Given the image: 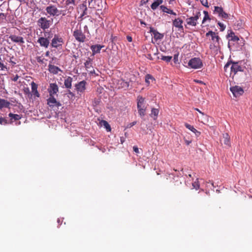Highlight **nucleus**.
Returning a JSON list of instances; mask_svg holds the SVG:
<instances>
[{
	"label": "nucleus",
	"instance_id": "obj_1",
	"mask_svg": "<svg viewBox=\"0 0 252 252\" xmlns=\"http://www.w3.org/2000/svg\"><path fill=\"white\" fill-rule=\"evenodd\" d=\"M242 61L233 62L230 67L231 74H233V75H236L238 72H243L246 75L245 70L246 68L242 64Z\"/></svg>",
	"mask_w": 252,
	"mask_h": 252
},
{
	"label": "nucleus",
	"instance_id": "obj_2",
	"mask_svg": "<svg viewBox=\"0 0 252 252\" xmlns=\"http://www.w3.org/2000/svg\"><path fill=\"white\" fill-rule=\"evenodd\" d=\"M47 13L52 17L59 16L62 13V10L58 9L57 6L53 4H50L45 8Z\"/></svg>",
	"mask_w": 252,
	"mask_h": 252
},
{
	"label": "nucleus",
	"instance_id": "obj_3",
	"mask_svg": "<svg viewBox=\"0 0 252 252\" xmlns=\"http://www.w3.org/2000/svg\"><path fill=\"white\" fill-rule=\"evenodd\" d=\"M53 19H47L46 17H41L37 21V25L43 30L48 29L53 24Z\"/></svg>",
	"mask_w": 252,
	"mask_h": 252
},
{
	"label": "nucleus",
	"instance_id": "obj_4",
	"mask_svg": "<svg viewBox=\"0 0 252 252\" xmlns=\"http://www.w3.org/2000/svg\"><path fill=\"white\" fill-rule=\"evenodd\" d=\"M64 43L63 38L58 34H55L51 41V46L56 49L62 48Z\"/></svg>",
	"mask_w": 252,
	"mask_h": 252
},
{
	"label": "nucleus",
	"instance_id": "obj_5",
	"mask_svg": "<svg viewBox=\"0 0 252 252\" xmlns=\"http://www.w3.org/2000/svg\"><path fill=\"white\" fill-rule=\"evenodd\" d=\"M89 7L96 10H101L103 7V0H88Z\"/></svg>",
	"mask_w": 252,
	"mask_h": 252
},
{
	"label": "nucleus",
	"instance_id": "obj_6",
	"mask_svg": "<svg viewBox=\"0 0 252 252\" xmlns=\"http://www.w3.org/2000/svg\"><path fill=\"white\" fill-rule=\"evenodd\" d=\"M188 65L192 68H200L203 66L202 61L199 58H194L189 60Z\"/></svg>",
	"mask_w": 252,
	"mask_h": 252
},
{
	"label": "nucleus",
	"instance_id": "obj_7",
	"mask_svg": "<svg viewBox=\"0 0 252 252\" xmlns=\"http://www.w3.org/2000/svg\"><path fill=\"white\" fill-rule=\"evenodd\" d=\"M206 36L210 35L211 36L212 40L214 42V46L217 47L220 46V38L218 35V33H216L212 31H209L206 34Z\"/></svg>",
	"mask_w": 252,
	"mask_h": 252
},
{
	"label": "nucleus",
	"instance_id": "obj_8",
	"mask_svg": "<svg viewBox=\"0 0 252 252\" xmlns=\"http://www.w3.org/2000/svg\"><path fill=\"white\" fill-rule=\"evenodd\" d=\"M201 16L200 12H197L194 16H191L187 18V24L189 26H196L197 24V20Z\"/></svg>",
	"mask_w": 252,
	"mask_h": 252
},
{
	"label": "nucleus",
	"instance_id": "obj_9",
	"mask_svg": "<svg viewBox=\"0 0 252 252\" xmlns=\"http://www.w3.org/2000/svg\"><path fill=\"white\" fill-rule=\"evenodd\" d=\"M47 104L52 108L54 107L59 108V107L62 106L61 102L57 101L54 96H49V98L47 99Z\"/></svg>",
	"mask_w": 252,
	"mask_h": 252
},
{
	"label": "nucleus",
	"instance_id": "obj_10",
	"mask_svg": "<svg viewBox=\"0 0 252 252\" xmlns=\"http://www.w3.org/2000/svg\"><path fill=\"white\" fill-rule=\"evenodd\" d=\"M75 39L80 42H84L86 39L85 34L82 32L81 29L75 30L73 34Z\"/></svg>",
	"mask_w": 252,
	"mask_h": 252
},
{
	"label": "nucleus",
	"instance_id": "obj_11",
	"mask_svg": "<svg viewBox=\"0 0 252 252\" xmlns=\"http://www.w3.org/2000/svg\"><path fill=\"white\" fill-rule=\"evenodd\" d=\"M230 91L234 96L237 97L242 95L244 93V90L241 87L235 86L230 88Z\"/></svg>",
	"mask_w": 252,
	"mask_h": 252
},
{
	"label": "nucleus",
	"instance_id": "obj_12",
	"mask_svg": "<svg viewBox=\"0 0 252 252\" xmlns=\"http://www.w3.org/2000/svg\"><path fill=\"white\" fill-rule=\"evenodd\" d=\"M173 26L178 29L179 31H183L184 27L183 26V20L181 18H177L173 20Z\"/></svg>",
	"mask_w": 252,
	"mask_h": 252
},
{
	"label": "nucleus",
	"instance_id": "obj_13",
	"mask_svg": "<svg viewBox=\"0 0 252 252\" xmlns=\"http://www.w3.org/2000/svg\"><path fill=\"white\" fill-rule=\"evenodd\" d=\"M59 91V87L56 83H50L49 88H48V92L49 94V96H54Z\"/></svg>",
	"mask_w": 252,
	"mask_h": 252
},
{
	"label": "nucleus",
	"instance_id": "obj_14",
	"mask_svg": "<svg viewBox=\"0 0 252 252\" xmlns=\"http://www.w3.org/2000/svg\"><path fill=\"white\" fill-rule=\"evenodd\" d=\"M147 108L146 102L144 97L138 95L137 97V109Z\"/></svg>",
	"mask_w": 252,
	"mask_h": 252
},
{
	"label": "nucleus",
	"instance_id": "obj_15",
	"mask_svg": "<svg viewBox=\"0 0 252 252\" xmlns=\"http://www.w3.org/2000/svg\"><path fill=\"white\" fill-rule=\"evenodd\" d=\"M79 10L81 12L80 18H83L87 17L88 9L87 7V2L85 1L79 5Z\"/></svg>",
	"mask_w": 252,
	"mask_h": 252
},
{
	"label": "nucleus",
	"instance_id": "obj_16",
	"mask_svg": "<svg viewBox=\"0 0 252 252\" xmlns=\"http://www.w3.org/2000/svg\"><path fill=\"white\" fill-rule=\"evenodd\" d=\"M87 82L83 80L77 84H75L76 90L78 92L83 93L86 90V85Z\"/></svg>",
	"mask_w": 252,
	"mask_h": 252
},
{
	"label": "nucleus",
	"instance_id": "obj_17",
	"mask_svg": "<svg viewBox=\"0 0 252 252\" xmlns=\"http://www.w3.org/2000/svg\"><path fill=\"white\" fill-rule=\"evenodd\" d=\"M150 32L154 35V38L156 41L158 40H161L163 38V34L159 33L154 28L150 27Z\"/></svg>",
	"mask_w": 252,
	"mask_h": 252
},
{
	"label": "nucleus",
	"instance_id": "obj_18",
	"mask_svg": "<svg viewBox=\"0 0 252 252\" xmlns=\"http://www.w3.org/2000/svg\"><path fill=\"white\" fill-rule=\"evenodd\" d=\"M37 42L40 44V46L47 48L49 46L50 41L49 40L44 37H40L37 40Z\"/></svg>",
	"mask_w": 252,
	"mask_h": 252
},
{
	"label": "nucleus",
	"instance_id": "obj_19",
	"mask_svg": "<svg viewBox=\"0 0 252 252\" xmlns=\"http://www.w3.org/2000/svg\"><path fill=\"white\" fill-rule=\"evenodd\" d=\"M9 38L14 42L23 44L25 43L24 38L22 36H17L16 35H10Z\"/></svg>",
	"mask_w": 252,
	"mask_h": 252
},
{
	"label": "nucleus",
	"instance_id": "obj_20",
	"mask_svg": "<svg viewBox=\"0 0 252 252\" xmlns=\"http://www.w3.org/2000/svg\"><path fill=\"white\" fill-rule=\"evenodd\" d=\"M118 85L119 88H124L125 90H126L128 89L129 85L128 82L121 79L118 81Z\"/></svg>",
	"mask_w": 252,
	"mask_h": 252
},
{
	"label": "nucleus",
	"instance_id": "obj_21",
	"mask_svg": "<svg viewBox=\"0 0 252 252\" xmlns=\"http://www.w3.org/2000/svg\"><path fill=\"white\" fill-rule=\"evenodd\" d=\"M104 46L100 45L99 44L93 45L91 46V49L92 51L93 55H94L95 54L100 52V50L103 48Z\"/></svg>",
	"mask_w": 252,
	"mask_h": 252
},
{
	"label": "nucleus",
	"instance_id": "obj_22",
	"mask_svg": "<svg viewBox=\"0 0 252 252\" xmlns=\"http://www.w3.org/2000/svg\"><path fill=\"white\" fill-rule=\"evenodd\" d=\"M31 87L32 94L37 97H39L40 96V94L37 91V85L34 82H32L31 83Z\"/></svg>",
	"mask_w": 252,
	"mask_h": 252
},
{
	"label": "nucleus",
	"instance_id": "obj_23",
	"mask_svg": "<svg viewBox=\"0 0 252 252\" xmlns=\"http://www.w3.org/2000/svg\"><path fill=\"white\" fill-rule=\"evenodd\" d=\"M195 110L197 111L202 115V122L204 124H205V123L209 122V120L211 121L212 120V118L209 117L208 115L204 114L203 112H202L200 110H199L198 108H195Z\"/></svg>",
	"mask_w": 252,
	"mask_h": 252
},
{
	"label": "nucleus",
	"instance_id": "obj_24",
	"mask_svg": "<svg viewBox=\"0 0 252 252\" xmlns=\"http://www.w3.org/2000/svg\"><path fill=\"white\" fill-rule=\"evenodd\" d=\"M49 71L54 74H57L59 71H62L61 69L58 66L49 64L48 65Z\"/></svg>",
	"mask_w": 252,
	"mask_h": 252
},
{
	"label": "nucleus",
	"instance_id": "obj_25",
	"mask_svg": "<svg viewBox=\"0 0 252 252\" xmlns=\"http://www.w3.org/2000/svg\"><path fill=\"white\" fill-rule=\"evenodd\" d=\"M185 126L186 128L193 132L195 134L196 136H198L200 135V132L197 130L192 126H191L188 123H186L185 124Z\"/></svg>",
	"mask_w": 252,
	"mask_h": 252
},
{
	"label": "nucleus",
	"instance_id": "obj_26",
	"mask_svg": "<svg viewBox=\"0 0 252 252\" xmlns=\"http://www.w3.org/2000/svg\"><path fill=\"white\" fill-rule=\"evenodd\" d=\"M160 8L164 13H166L175 16L177 15V14L175 12H174L172 10L168 8L166 6L164 5H160Z\"/></svg>",
	"mask_w": 252,
	"mask_h": 252
},
{
	"label": "nucleus",
	"instance_id": "obj_27",
	"mask_svg": "<svg viewBox=\"0 0 252 252\" xmlns=\"http://www.w3.org/2000/svg\"><path fill=\"white\" fill-rule=\"evenodd\" d=\"M72 78L70 76L67 77L64 82L65 87L67 89H71L72 87Z\"/></svg>",
	"mask_w": 252,
	"mask_h": 252
},
{
	"label": "nucleus",
	"instance_id": "obj_28",
	"mask_svg": "<svg viewBox=\"0 0 252 252\" xmlns=\"http://www.w3.org/2000/svg\"><path fill=\"white\" fill-rule=\"evenodd\" d=\"M147 109V108L145 107H144V108L137 109L138 114L143 121L145 120L144 117L146 115Z\"/></svg>",
	"mask_w": 252,
	"mask_h": 252
},
{
	"label": "nucleus",
	"instance_id": "obj_29",
	"mask_svg": "<svg viewBox=\"0 0 252 252\" xmlns=\"http://www.w3.org/2000/svg\"><path fill=\"white\" fill-rule=\"evenodd\" d=\"M10 103L6 100L0 98V109L2 108H8Z\"/></svg>",
	"mask_w": 252,
	"mask_h": 252
},
{
	"label": "nucleus",
	"instance_id": "obj_30",
	"mask_svg": "<svg viewBox=\"0 0 252 252\" xmlns=\"http://www.w3.org/2000/svg\"><path fill=\"white\" fill-rule=\"evenodd\" d=\"M163 2V0H155L151 4V7L153 10H156Z\"/></svg>",
	"mask_w": 252,
	"mask_h": 252
},
{
	"label": "nucleus",
	"instance_id": "obj_31",
	"mask_svg": "<svg viewBox=\"0 0 252 252\" xmlns=\"http://www.w3.org/2000/svg\"><path fill=\"white\" fill-rule=\"evenodd\" d=\"M99 124L101 126H104L106 128L107 131L109 132L111 131V126L106 121L101 120L99 122Z\"/></svg>",
	"mask_w": 252,
	"mask_h": 252
},
{
	"label": "nucleus",
	"instance_id": "obj_32",
	"mask_svg": "<svg viewBox=\"0 0 252 252\" xmlns=\"http://www.w3.org/2000/svg\"><path fill=\"white\" fill-rule=\"evenodd\" d=\"M158 113L159 110L158 109L153 108L151 110V117L153 118L154 120H156L157 119Z\"/></svg>",
	"mask_w": 252,
	"mask_h": 252
},
{
	"label": "nucleus",
	"instance_id": "obj_33",
	"mask_svg": "<svg viewBox=\"0 0 252 252\" xmlns=\"http://www.w3.org/2000/svg\"><path fill=\"white\" fill-rule=\"evenodd\" d=\"M92 62L93 60L91 58H88V60L84 63L85 67L88 71H89V69L91 68V67L93 68Z\"/></svg>",
	"mask_w": 252,
	"mask_h": 252
},
{
	"label": "nucleus",
	"instance_id": "obj_34",
	"mask_svg": "<svg viewBox=\"0 0 252 252\" xmlns=\"http://www.w3.org/2000/svg\"><path fill=\"white\" fill-rule=\"evenodd\" d=\"M221 141H223V143L227 146L230 144V138L227 133L223 134V138Z\"/></svg>",
	"mask_w": 252,
	"mask_h": 252
},
{
	"label": "nucleus",
	"instance_id": "obj_35",
	"mask_svg": "<svg viewBox=\"0 0 252 252\" xmlns=\"http://www.w3.org/2000/svg\"><path fill=\"white\" fill-rule=\"evenodd\" d=\"M9 117L11 118V120H19L21 119V116L18 114H14L11 113H10L8 114Z\"/></svg>",
	"mask_w": 252,
	"mask_h": 252
},
{
	"label": "nucleus",
	"instance_id": "obj_36",
	"mask_svg": "<svg viewBox=\"0 0 252 252\" xmlns=\"http://www.w3.org/2000/svg\"><path fill=\"white\" fill-rule=\"evenodd\" d=\"M223 11V9L221 7L215 6L214 13L218 14L219 16L220 15Z\"/></svg>",
	"mask_w": 252,
	"mask_h": 252
},
{
	"label": "nucleus",
	"instance_id": "obj_37",
	"mask_svg": "<svg viewBox=\"0 0 252 252\" xmlns=\"http://www.w3.org/2000/svg\"><path fill=\"white\" fill-rule=\"evenodd\" d=\"M44 37L47 38L48 39H50L53 36V34L51 31H45L44 32Z\"/></svg>",
	"mask_w": 252,
	"mask_h": 252
},
{
	"label": "nucleus",
	"instance_id": "obj_38",
	"mask_svg": "<svg viewBox=\"0 0 252 252\" xmlns=\"http://www.w3.org/2000/svg\"><path fill=\"white\" fill-rule=\"evenodd\" d=\"M172 57L171 56H161V59L163 61H165L167 63H168V62H170V61L172 59Z\"/></svg>",
	"mask_w": 252,
	"mask_h": 252
},
{
	"label": "nucleus",
	"instance_id": "obj_39",
	"mask_svg": "<svg viewBox=\"0 0 252 252\" xmlns=\"http://www.w3.org/2000/svg\"><path fill=\"white\" fill-rule=\"evenodd\" d=\"M155 80L153 77L150 74H147L145 76V81L148 84H150V80Z\"/></svg>",
	"mask_w": 252,
	"mask_h": 252
},
{
	"label": "nucleus",
	"instance_id": "obj_40",
	"mask_svg": "<svg viewBox=\"0 0 252 252\" xmlns=\"http://www.w3.org/2000/svg\"><path fill=\"white\" fill-rule=\"evenodd\" d=\"M203 13L204 14V17L202 20V23H204L207 20H210V17L209 16L208 12L206 11H204Z\"/></svg>",
	"mask_w": 252,
	"mask_h": 252
},
{
	"label": "nucleus",
	"instance_id": "obj_41",
	"mask_svg": "<svg viewBox=\"0 0 252 252\" xmlns=\"http://www.w3.org/2000/svg\"><path fill=\"white\" fill-rule=\"evenodd\" d=\"M67 94L69 98L73 100L75 98V94L70 90H68Z\"/></svg>",
	"mask_w": 252,
	"mask_h": 252
},
{
	"label": "nucleus",
	"instance_id": "obj_42",
	"mask_svg": "<svg viewBox=\"0 0 252 252\" xmlns=\"http://www.w3.org/2000/svg\"><path fill=\"white\" fill-rule=\"evenodd\" d=\"M8 123V120L6 118H3L2 117H0V125H5L7 124Z\"/></svg>",
	"mask_w": 252,
	"mask_h": 252
},
{
	"label": "nucleus",
	"instance_id": "obj_43",
	"mask_svg": "<svg viewBox=\"0 0 252 252\" xmlns=\"http://www.w3.org/2000/svg\"><path fill=\"white\" fill-rule=\"evenodd\" d=\"M219 17H221L222 19H226L228 18L229 14L225 12L224 11H223V12L221 13V14Z\"/></svg>",
	"mask_w": 252,
	"mask_h": 252
},
{
	"label": "nucleus",
	"instance_id": "obj_44",
	"mask_svg": "<svg viewBox=\"0 0 252 252\" xmlns=\"http://www.w3.org/2000/svg\"><path fill=\"white\" fill-rule=\"evenodd\" d=\"M232 63H233V61L230 60L229 61H228L224 65V71H226V70L229 67V65L230 64H232Z\"/></svg>",
	"mask_w": 252,
	"mask_h": 252
},
{
	"label": "nucleus",
	"instance_id": "obj_45",
	"mask_svg": "<svg viewBox=\"0 0 252 252\" xmlns=\"http://www.w3.org/2000/svg\"><path fill=\"white\" fill-rule=\"evenodd\" d=\"M192 186L196 190L199 188V185L198 182H194L192 184Z\"/></svg>",
	"mask_w": 252,
	"mask_h": 252
},
{
	"label": "nucleus",
	"instance_id": "obj_46",
	"mask_svg": "<svg viewBox=\"0 0 252 252\" xmlns=\"http://www.w3.org/2000/svg\"><path fill=\"white\" fill-rule=\"evenodd\" d=\"M218 25L220 27L221 31H223L225 30V26L223 24L219 22Z\"/></svg>",
	"mask_w": 252,
	"mask_h": 252
},
{
	"label": "nucleus",
	"instance_id": "obj_47",
	"mask_svg": "<svg viewBox=\"0 0 252 252\" xmlns=\"http://www.w3.org/2000/svg\"><path fill=\"white\" fill-rule=\"evenodd\" d=\"M200 1L203 5L207 7H209L207 0H200Z\"/></svg>",
	"mask_w": 252,
	"mask_h": 252
},
{
	"label": "nucleus",
	"instance_id": "obj_48",
	"mask_svg": "<svg viewBox=\"0 0 252 252\" xmlns=\"http://www.w3.org/2000/svg\"><path fill=\"white\" fill-rule=\"evenodd\" d=\"M36 60L38 63H43L44 59L42 58L41 57L38 56V57H36Z\"/></svg>",
	"mask_w": 252,
	"mask_h": 252
},
{
	"label": "nucleus",
	"instance_id": "obj_49",
	"mask_svg": "<svg viewBox=\"0 0 252 252\" xmlns=\"http://www.w3.org/2000/svg\"><path fill=\"white\" fill-rule=\"evenodd\" d=\"M231 40L233 41H238L239 40V37L235 35H231Z\"/></svg>",
	"mask_w": 252,
	"mask_h": 252
},
{
	"label": "nucleus",
	"instance_id": "obj_50",
	"mask_svg": "<svg viewBox=\"0 0 252 252\" xmlns=\"http://www.w3.org/2000/svg\"><path fill=\"white\" fill-rule=\"evenodd\" d=\"M5 65H4V64L1 62V59L0 57V69L1 70H4L5 68H6Z\"/></svg>",
	"mask_w": 252,
	"mask_h": 252
},
{
	"label": "nucleus",
	"instance_id": "obj_51",
	"mask_svg": "<svg viewBox=\"0 0 252 252\" xmlns=\"http://www.w3.org/2000/svg\"><path fill=\"white\" fill-rule=\"evenodd\" d=\"M66 4L67 5H69L70 4H75V0H66Z\"/></svg>",
	"mask_w": 252,
	"mask_h": 252
},
{
	"label": "nucleus",
	"instance_id": "obj_52",
	"mask_svg": "<svg viewBox=\"0 0 252 252\" xmlns=\"http://www.w3.org/2000/svg\"><path fill=\"white\" fill-rule=\"evenodd\" d=\"M137 123V122L136 121H134L130 124H129L127 126V128H130L131 127L133 126H134L135 125H136Z\"/></svg>",
	"mask_w": 252,
	"mask_h": 252
},
{
	"label": "nucleus",
	"instance_id": "obj_53",
	"mask_svg": "<svg viewBox=\"0 0 252 252\" xmlns=\"http://www.w3.org/2000/svg\"><path fill=\"white\" fill-rule=\"evenodd\" d=\"M133 151L136 153H139V149L136 146H134L133 147Z\"/></svg>",
	"mask_w": 252,
	"mask_h": 252
},
{
	"label": "nucleus",
	"instance_id": "obj_54",
	"mask_svg": "<svg viewBox=\"0 0 252 252\" xmlns=\"http://www.w3.org/2000/svg\"><path fill=\"white\" fill-rule=\"evenodd\" d=\"M194 81L198 84H203V85H205V84L201 80H194Z\"/></svg>",
	"mask_w": 252,
	"mask_h": 252
},
{
	"label": "nucleus",
	"instance_id": "obj_55",
	"mask_svg": "<svg viewBox=\"0 0 252 252\" xmlns=\"http://www.w3.org/2000/svg\"><path fill=\"white\" fill-rule=\"evenodd\" d=\"M126 39L129 42H131L132 41V38L130 36L127 35Z\"/></svg>",
	"mask_w": 252,
	"mask_h": 252
},
{
	"label": "nucleus",
	"instance_id": "obj_56",
	"mask_svg": "<svg viewBox=\"0 0 252 252\" xmlns=\"http://www.w3.org/2000/svg\"><path fill=\"white\" fill-rule=\"evenodd\" d=\"M19 76H18V75H16L14 77V78H13V79H12V80H13V81H17V80H18V79L19 78Z\"/></svg>",
	"mask_w": 252,
	"mask_h": 252
},
{
	"label": "nucleus",
	"instance_id": "obj_57",
	"mask_svg": "<svg viewBox=\"0 0 252 252\" xmlns=\"http://www.w3.org/2000/svg\"><path fill=\"white\" fill-rule=\"evenodd\" d=\"M57 221H58V223H59V225H60L62 224V223L63 222V220H61L60 219H58Z\"/></svg>",
	"mask_w": 252,
	"mask_h": 252
},
{
	"label": "nucleus",
	"instance_id": "obj_58",
	"mask_svg": "<svg viewBox=\"0 0 252 252\" xmlns=\"http://www.w3.org/2000/svg\"><path fill=\"white\" fill-rule=\"evenodd\" d=\"M147 58L150 60H152V57L151 54H148Z\"/></svg>",
	"mask_w": 252,
	"mask_h": 252
},
{
	"label": "nucleus",
	"instance_id": "obj_59",
	"mask_svg": "<svg viewBox=\"0 0 252 252\" xmlns=\"http://www.w3.org/2000/svg\"><path fill=\"white\" fill-rule=\"evenodd\" d=\"M190 143V141L186 140V143L187 145H189Z\"/></svg>",
	"mask_w": 252,
	"mask_h": 252
},
{
	"label": "nucleus",
	"instance_id": "obj_60",
	"mask_svg": "<svg viewBox=\"0 0 252 252\" xmlns=\"http://www.w3.org/2000/svg\"><path fill=\"white\" fill-rule=\"evenodd\" d=\"M90 72V73L91 74H93V73H94L95 72V70L93 69L92 70H89Z\"/></svg>",
	"mask_w": 252,
	"mask_h": 252
},
{
	"label": "nucleus",
	"instance_id": "obj_61",
	"mask_svg": "<svg viewBox=\"0 0 252 252\" xmlns=\"http://www.w3.org/2000/svg\"><path fill=\"white\" fill-rule=\"evenodd\" d=\"M235 35V34H234V33L233 32H230V34H229V36L230 37H231V35Z\"/></svg>",
	"mask_w": 252,
	"mask_h": 252
},
{
	"label": "nucleus",
	"instance_id": "obj_62",
	"mask_svg": "<svg viewBox=\"0 0 252 252\" xmlns=\"http://www.w3.org/2000/svg\"><path fill=\"white\" fill-rule=\"evenodd\" d=\"M167 176H168V177H169V178H173L172 177L173 176V174H169Z\"/></svg>",
	"mask_w": 252,
	"mask_h": 252
},
{
	"label": "nucleus",
	"instance_id": "obj_63",
	"mask_svg": "<svg viewBox=\"0 0 252 252\" xmlns=\"http://www.w3.org/2000/svg\"><path fill=\"white\" fill-rule=\"evenodd\" d=\"M49 51H47L45 53V55L46 56H49Z\"/></svg>",
	"mask_w": 252,
	"mask_h": 252
},
{
	"label": "nucleus",
	"instance_id": "obj_64",
	"mask_svg": "<svg viewBox=\"0 0 252 252\" xmlns=\"http://www.w3.org/2000/svg\"><path fill=\"white\" fill-rule=\"evenodd\" d=\"M59 0H51L53 2H57Z\"/></svg>",
	"mask_w": 252,
	"mask_h": 252
}]
</instances>
